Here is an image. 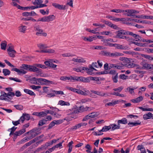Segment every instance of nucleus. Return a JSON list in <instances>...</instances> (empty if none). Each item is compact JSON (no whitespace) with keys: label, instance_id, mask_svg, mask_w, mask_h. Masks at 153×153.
Here are the masks:
<instances>
[{"label":"nucleus","instance_id":"obj_42","mask_svg":"<svg viewBox=\"0 0 153 153\" xmlns=\"http://www.w3.org/2000/svg\"><path fill=\"white\" fill-rule=\"evenodd\" d=\"M111 11L116 13H121L124 12V10L120 9H115L112 10H111Z\"/></svg>","mask_w":153,"mask_h":153},{"label":"nucleus","instance_id":"obj_56","mask_svg":"<svg viewBox=\"0 0 153 153\" xmlns=\"http://www.w3.org/2000/svg\"><path fill=\"white\" fill-rule=\"evenodd\" d=\"M50 114L52 115H53L55 117H59V114L56 112L53 111H50Z\"/></svg>","mask_w":153,"mask_h":153},{"label":"nucleus","instance_id":"obj_24","mask_svg":"<svg viewBox=\"0 0 153 153\" xmlns=\"http://www.w3.org/2000/svg\"><path fill=\"white\" fill-rule=\"evenodd\" d=\"M130 62V59H129L128 58H125L123 60V62L122 64L121 65L123 66H125L126 67V64H127V63H129Z\"/></svg>","mask_w":153,"mask_h":153},{"label":"nucleus","instance_id":"obj_61","mask_svg":"<svg viewBox=\"0 0 153 153\" xmlns=\"http://www.w3.org/2000/svg\"><path fill=\"white\" fill-rule=\"evenodd\" d=\"M55 125V124L53 121L51 122L49 125L48 128V130H49L52 128Z\"/></svg>","mask_w":153,"mask_h":153},{"label":"nucleus","instance_id":"obj_23","mask_svg":"<svg viewBox=\"0 0 153 153\" xmlns=\"http://www.w3.org/2000/svg\"><path fill=\"white\" fill-rule=\"evenodd\" d=\"M48 80L45 79L40 78L39 79V83L41 85H48Z\"/></svg>","mask_w":153,"mask_h":153},{"label":"nucleus","instance_id":"obj_34","mask_svg":"<svg viewBox=\"0 0 153 153\" xmlns=\"http://www.w3.org/2000/svg\"><path fill=\"white\" fill-rule=\"evenodd\" d=\"M111 78L114 82H118L117 79L118 78V74H116V75L113 76Z\"/></svg>","mask_w":153,"mask_h":153},{"label":"nucleus","instance_id":"obj_43","mask_svg":"<svg viewBox=\"0 0 153 153\" xmlns=\"http://www.w3.org/2000/svg\"><path fill=\"white\" fill-rule=\"evenodd\" d=\"M52 92L54 93L55 94H61V95H64V94L63 92L62 91H56L55 90H53L52 91H51Z\"/></svg>","mask_w":153,"mask_h":153},{"label":"nucleus","instance_id":"obj_40","mask_svg":"<svg viewBox=\"0 0 153 153\" xmlns=\"http://www.w3.org/2000/svg\"><path fill=\"white\" fill-rule=\"evenodd\" d=\"M140 64L142 66H143L142 67H138V68L140 69H145V67H146V65L147 63L145 62H142Z\"/></svg>","mask_w":153,"mask_h":153},{"label":"nucleus","instance_id":"obj_39","mask_svg":"<svg viewBox=\"0 0 153 153\" xmlns=\"http://www.w3.org/2000/svg\"><path fill=\"white\" fill-rule=\"evenodd\" d=\"M8 54L10 56L12 57H14L15 56V54L16 52L15 50L12 51L8 52Z\"/></svg>","mask_w":153,"mask_h":153},{"label":"nucleus","instance_id":"obj_11","mask_svg":"<svg viewBox=\"0 0 153 153\" xmlns=\"http://www.w3.org/2000/svg\"><path fill=\"white\" fill-rule=\"evenodd\" d=\"M27 30V27L26 26L23 25H21L18 27V30L20 32L22 33H23L26 32Z\"/></svg>","mask_w":153,"mask_h":153},{"label":"nucleus","instance_id":"obj_27","mask_svg":"<svg viewBox=\"0 0 153 153\" xmlns=\"http://www.w3.org/2000/svg\"><path fill=\"white\" fill-rule=\"evenodd\" d=\"M123 32L124 35H129L131 36H134L135 35L134 33H133V32H129L127 30H123Z\"/></svg>","mask_w":153,"mask_h":153},{"label":"nucleus","instance_id":"obj_37","mask_svg":"<svg viewBox=\"0 0 153 153\" xmlns=\"http://www.w3.org/2000/svg\"><path fill=\"white\" fill-rule=\"evenodd\" d=\"M76 93L78 94L84 96H86L87 95V94L86 93L79 89H77Z\"/></svg>","mask_w":153,"mask_h":153},{"label":"nucleus","instance_id":"obj_49","mask_svg":"<svg viewBox=\"0 0 153 153\" xmlns=\"http://www.w3.org/2000/svg\"><path fill=\"white\" fill-rule=\"evenodd\" d=\"M91 49H102V47L101 46H93L90 47Z\"/></svg>","mask_w":153,"mask_h":153},{"label":"nucleus","instance_id":"obj_7","mask_svg":"<svg viewBox=\"0 0 153 153\" xmlns=\"http://www.w3.org/2000/svg\"><path fill=\"white\" fill-rule=\"evenodd\" d=\"M111 68L122 69L123 68V66L120 65V64L119 63L117 64H110L109 66V69H110Z\"/></svg>","mask_w":153,"mask_h":153},{"label":"nucleus","instance_id":"obj_22","mask_svg":"<svg viewBox=\"0 0 153 153\" xmlns=\"http://www.w3.org/2000/svg\"><path fill=\"white\" fill-rule=\"evenodd\" d=\"M24 91L25 93L29 94L31 96H35L36 95L34 92L27 89H24Z\"/></svg>","mask_w":153,"mask_h":153},{"label":"nucleus","instance_id":"obj_6","mask_svg":"<svg viewBox=\"0 0 153 153\" xmlns=\"http://www.w3.org/2000/svg\"><path fill=\"white\" fill-rule=\"evenodd\" d=\"M55 19V16L54 15H51L48 16H45L42 18H39L37 20V22H49L53 21Z\"/></svg>","mask_w":153,"mask_h":153},{"label":"nucleus","instance_id":"obj_21","mask_svg":"<svg viewBox=\"0 0 153 153\" xmlns=\"http://www.w3.org/2000/svg\"><path fill=\"white\" fill-rule=\"evenodd\" d=\"M37 46L42 50H45V49L49 47L46 44H37Z\"/></svg>","mask_w":153,"mask_h":153},{"label":"nucleus","instance_id":"obj_15","mask_svg":"<svg viewBox=\"0 0 153 153\" xmlns=\"http://www.w3.org/2000/svg\"><path fill=\"white\" fill-rule=\"evenodd\" d=\"M143 100V97L142 96H140L136 99H132L131 101L134 103H137L142 101Z\"/></svg>","mask_w":153,"mask_h":153},{"label":"nucleus","instance_id":"obj_54","mask_svg":"<svg viewBox=\"0 0 153 153\" xmlns=\"http://www.w3.org/2000/svg\"><path fill=\"white\" fill-rule=\"evenodd\" d=\"M8 46H9V48L7 49V51L8 52L12 51L14 50L13 49V47L11 45V44H10L8 45Z\"/></svg>","mask_w":153,"mask_h":153},{"label":"nucleus","instance_id":"obj_45","mask_svg":"<svg viewBox=\"0 0 153 153\" xmlns=\"http://www.w3.org/2000/svg\"><path fill=\"white\" fill-rule=\"evenodd\" d=\"M69 80L71 82H75L76 81V76H71L69 77Z\"/></svg>","mask_w":153,"mask_h":153},{"label":"nucleus","instance_id":"obj_47","mask_svg":"<svg viewBox=\"0 0 153 153\" xmlns=\"http://www.w3.org/2000/svg\"><path fill=\"white\" fill-rule=\"evenodd\" d=\"M14 106L17 109L19 110H22L23 109V107L22 105H15Z\"/></svg>","mask_w":153,"mask_h":153},{"label":"nucleus","instance_id":"obj_59","mask_svg":"<svg viewBox=\"0 0 153 153\" xmlns=\"http://www.w3.org/2000/svg\"><path fill=\"white\" fill-rule=\"evenodd\" d=\"M53 121L55 124L59 125L62 123L63 121L62 120H54Z\"/></svg>","mask_w":153,"mask_h":153},{"label":"nucleus","instance_id":"obj_60","mask_svg":"<svg viewBox=\"0 0 153 153\" xmlns=\"http://www.w3.org/2000/svg\"><path fill=\"white\" fill-rule=\"evenodd\" d=\"M149 68L150 69L153 70V65L147 64L145 67V69Z\"/></svg>","mask_w":153,"mask_h":153},{"label":"nucleus","instance_id":"obj_55","mask_svg":"<svg viewBox=\"0 0 153 153\" xmlns=\"http://www.w3.org/2000/svg\"><path fill=\"white\" fill-rule=\"evenodd\" d=\"M128 77V76H126L124 74H121L119 76V78L122 79H126Z\"/></svg>","mask_w":153,"mask_h":153},{"label":"nucleus","instance_id":"obj_18","mask_svg":"<svg viewBox=\"0 0 153 153\" xmlns=\"http://www.w3.org/2000/svg\"><path fill=\"white\" fill-rule=\"evenodd\" d=\"M128 123V122L126 119L125 118H123L121 120H119L117 121V123L123 124H126Z\"/></svg>","mask_w":153,"mask_h":153},{"label":"nucleus","instance_id":"obj_38","mask_svg":"<svg viewBox=\"0 0 153 153\" xmlns=\"http://www.w3.org/2000/svg\"><path fill=\"white\" fill-rule=\"evenodd\" d=\"M21 135V134L19 131H16L14 133V137H13V140L15 141L17 138V137L18 136H20Z\"/></svg>","mask_w":153,"mask_h":153},{"label":"nucleus","instance_id":"obj_31","mask_svg":"<svg viewBox=\"0 0 153 153\" xmlns=\"http://www.w3.org/2000/svg\"><path fill=\"white\" fill-rule=\"evenodd\" d=\"M94 38V37L93 36H91L89 37H83V39L85 41L91 42L93 41Z\"/></svg>","mask_w":153,"mask_h":153},{"label":"nucleus","instance_id":"obj_63","mask_svg":"<svg viewBox=\"0 0 153 153\" xmlns=\"http://www.w3.org/2000/svg\"><path fill=\"white\" fill-rule=\"evenodd\" d=\"M55 96V94L53 92L49 94H47L46 95V97L48 98H50L52 97H54Z\"/></svg>","mask_w":153,"mask_h":153},{"label":"nucleus","instance_id":"obj_33","mask_svg":"<svg viewBox=\"0 0 153 153\" xmlns=\"http://www.w3.org/2000/svg\"><path fill=\"white\" fill-rule=\"evenodd\" d=\"M7 45V43L6 41H4L3 42H1V49L5 50Z\"/></svg>","mask_w":153,"mask_h":153},{"label":"nucleus","instance_id":"obj_3","mask_svg":"<svg viewBox=\"0 0 153 153\" xmlns=\"http://www.w3.org/2000/svg\"><path fill=\"white\" fill-rule=\"evenodd\" d=\"M92 108L86 106L84 108L83 106H80L77 109L71 110L69 109L68 111H70L71 112L69 114H78L79 113L82 112L87 111H90L91 110Z\"/></svg>","mask_w":153,"mask_h":153},{"label":"nucleus","instance_id":"obj_30","mask_svg":"<svg viewBox=\"0 0 153 153\" xmlns=\"http://www.w3.org/2000/svg\"><path fill=\"white\" fill-rule=\"evenodd\" d=\"M110 52L107 51H101V54L105 56H109Z\"/></svg>","mask_w":153,"mask_h":153},{"label":"nucleus","instance_id":"obj_9","mask_svg":"<svg viewBox=\"0 0 153 153\" xmlns=\"http://www.w3.org/2000/svg\"><path fill=\"white\" fill-rule=\"evenodd\" d=\"M90 91L91 92L96 94L97 95L100 96L101 97H107V95L106 94L101 93V91H95L93 90H91Z\"/></svg>","mask_w":153,"mask_h":153},{"label":"nucleus","instance_id":"obj_14","mask_svg":"<svg viewBox=\"0 0 153 153\" xmlns=\"http://www.w3.org/2000/svg\"><path fill=\"white\" fill-rule=\"evenodd\" d=\"M115 47L118 49L125 50L126 49V47L123 45L115 43Z\"/></svg>","mask_w":153,"mask_h":153},{"label":"nucleus","instance_id":"obj_46","mask_svg":"<svg viewBox=\"0 0 153 153\" xmlns=\"http://www.w3.org/2000/svg\"><path fill=\"white\" fill-rule=\"evenodd\" d=\"M64 142V140H63L62 142L60 143H59L58 144L54 146L55 149L59 148H62V143Z\"/></svg>","mask_w":153,"mask_h":153},{"label":"nucleus","instance_id":"obj_29","mask_svg":"<svg viewBox=\"0 0 153 153\" xmlns=\"http://www.w3.org/2000/svg\"><path fill=\"white\" fill-rule=\"evenodd\" d=\"M85 148L87 149L86 150V152L89 153L91 152V151L92 149V147L89 144H87L85 147Z\"/></svg>","mask_w":153,"mask_h":153},{"label":"nucleus","instance_id":"obj_17","mask_svg":"<svg viewBox=\"0 0 153 153\" xmlns=\"http://www.w3.org/2000/svg\"><path fill=\"white\" fill-rule=\"evenodd\" d=\"M54 50L51 49L42 50L40 51V53H54Z\"/></svg>","mask_w":153,"mask_h":153},{"label":"nucleus","instance_id":"obj_32","mask_svg":"<svg viewBox=\"0 0 153 153\" xmlns=\"http://www.w3.org/2000/svg\"><path fill=\"white\" fill-rule=\"evenodd\" d=\"M3 73L4 76L9 75L10 74V71L8 69H4L3 70Z\"/></svg>","mask_w":153,"mask_h":153},{"label":"nucleus","instance_id":"obj_25","mask_svg":"<svg viewBox=\"0 0 153 153\" xmlns=\"http://www.w3.org/2000/svg\"><path fill=\"white\" fill-rule=\"evenodd\" d=\"M47 124V120H46L45 119V118H44L42 120H41L39 121V123L38 124V126H42L43 125L45 124Z\"/></svg>","mask_w":153,"mask_h":153},{"label":"nucleus","instance_id":"obj_8","mask_svg":"<svg viewBox=\"0 0 153 153\" xmlns=\"http://www.w3.org/2000/svg\"><path fill=\"white\" fill-rule=\"evenodd\" d=\"M76 81L82 82H89L90 80L88 78H85L83 76H76Z\"/></svg>","mask_w":153,"mask_h":153},{"label":"nucleus","instance_id":"obj_2","mask_svg":"<svg viewBox=\"0 0 153 153\" xmlns=\"http://www.w3.org/2000/svg\"><path fill=\"white\" fill-rule=\"evenodd\" d=\"M1 95L0 96V100H4L7 102H11V100L13 99L15 96L14 92H8L7 93L4 91L1 92Z\"/></svg>","mask_w":153,"mask_h":153},{"label":"nucleus","instance_id":"obj_28","mask_svg":"<svg viewBox=\"0 0 153 153\" xmlns=\"http://www.w3.org/2000/svg\"><path fill=\"white\" fill-rule=\"evenodd\" d=\"M30 140V138L29 137H26L23 138L21 140L17 143L18 144H20L21 143H24V142H26L27 141H28Z\"/></svg>","mask_w":153,"mask_h":153},{"label":"nucleus","instance_id":"obj_35","mask_svg":"<svg viewBox=\"0 0 153 153\" xmlns=\"http://www.w3.org/2000/svg\"><path fill=\"white\" fill-rule=\"evenodd\" d=\"M134 35H135L134 36H133V37L137 39L136 41L141 42L143 38H142L139 35H137L136 34H134Z\"/></svg>","mask_w":153,"mask_h":153},{"label":"nucleus","instance_id":"obj_12","mask_svg":"<svg viewBox=\"0 0 153 153\" xmlns=\"http://www.w3.org/2000/svg\"><path fill=\"white\" fill-rule=\"evenodd\" d=\"M143 118L145 120L150 119H153V114L151 112H149L148 114H145L143 115Z\"/></svg>","mask_w":153,"mask_h":153},{"label":"nucleus","instance_id":"obj_19","mask_svg":"<svg viewBox=\"0 0 153 153\" xmlns=\"http://www.w3.org/2000/svg\"><path fill=\"white\" fill-rule=\"evenodd\" d=\"M111 126L110 125L109 126H105L103 127L102 129L100 130H99V132L107 131L111 129Z\"/></svg>","mask_w":153,"mask_h":153},{"label":"nucleus","instance_id":"obj_53","mask_svg":"<svg viewBox=\"0 0 153 153\" xmlns=\"http://www.w3.org/2000/svg\"><path fill=\"white\" fill-rule=\"evenodd\" d=\"M102 80H103V79H102V78H101L96 77V78H95V81L97 82V84H101V82L100 81H101Z\"/></svg>","mask_w":153,"mask_h":153},{"label":"nucleus","instance_id":"obj_4","mask_svg":"<svg viewBox=\"0 0 153 153\" xmlns=\"http://www.w3.org/2000/svg\"><path fill=\"white\" fill-rule=\"evenodd\" d=\"M52 5L56 8H58L59 10H64L68 8V5L71 7H73V1L72 0H70L69 1H68L66 4L64 5H61L55 3H53Z\"/></svg>","mask_w":153,"mask_h":153},{"label":"nucleus","instance_id":"obj_5","mask_svg":"<svg viewBox=\"0 0 153 153\" xmlns=\"http://www.w3.org/2000/svg\"><path fill=\"white\" fill-rule=\"evenodd\" d=\"M34 30L36 31H37L36 35L37 36H42L46 37L47 36V33L44 32L43 30L41 29L39 25L35 24L34 26Z\"/></svg>","mask_w":153,"mask_h":153},{"label":"nucleus","instance_id":"obj_57","mask_svg":"<svg viewBox=\"0 0 153 153\" xmlns=\"http://www.w3.org/2000/svg\"><path fill=\"white\" fill-rule=\"evenodd\" d=\"M123 88L122 86H121L117 88H114L113 90L115 91H117L119 92H120L121 91Z\"/></svg>","mask_w":153,"mask_h":153},{"label":"nucleus","instance_id":"obj_51","mask_svg":"<svg viewBox=\"0 0 153 153\" xmlns=\"http://www.w3.org/2000/svg\"><path fill=\"white\" fill-rule=\"evenodd\" d=\"M35 66L36 67V68H46V66L44 65H42L41 64H36L35 65Z\"/></svg>","mask_w":153,"mask_h":153},{"label":"nucleus","instance_id":"obj_13","mask_svg":"<svg viewBox=\"0 0 153 153\" xmlns=\"http://www.w3.org/2000/svg\"><path fill=\"white\" fill-rule=\"evenodd\" d=\"M116 38L121 39L123 35H124L123 30H118L116 32Z\"/></svg>","mask_w":153,"mask_h":153},{"label":"nucleus","instance_id":"obj_36","mask_svg":"<svg viewBox=\"0 0 153 153\" xmlns=\"http://www.w3.org/2000/svg\"><path fill=\"white\" fill-rule=\"evenodd\" d=\"M123 54L121 53L115 52L113 53L112 58H116L118 56H122Z\"/></svg>","mask_w":153,"mask_h":153},{"label":"nucleus","instance_id":"obj_10","mask_svg":"<svg viewBox=\"0 0 153 153\" xmlns=\"http://www.w3.org/2000/svg\"><path fill=\"white\" fill-rule=\"evenodd\" d=\"M22 15L25 16H34L37 15V14L33 11H32L31 12H25L22 13Z\"/></svg>","mask_w":153,"mask_h":153},{"label":"nucleus","instance_id":"obj_50","mask_svg":"<svg viewBox=\"0 0 153 153\" xmlns=\"http://www.w3.org/2000/svg\"><path fill=\"white\" fill-rule=\"evenodd\" d=\"M126 21H129L130 22H139V20L129 18H126Z\"/></svg>","mask_w":153,"mask_h":153},{"label":"nucleus","instance_id":"obj_16","mask_svg":"<svg viewBox=\"0 0 153 153\" xmlns=\"http://www.w3.org/2000/svg\"><path fill=\"white\" fill-rule=\"evenodd\" d=\"M117 125L115 124H112L110 125L111 127V130L114 131L115 129H120V125L119 124L117 123Z\"/></svg>","mask_w":153,"mask_h":153},{"label":"nucleus","instance_id":"obj_1","mask_svg":"<svg viewBox=\"0 0 153 153\" xmlns=\"http://www.w3.org/2000/svg\"><path fill=\"white\" fill-rule=\"evenodd\" d=\"M20 70L17 68H13L12 71H15L18 73L19 74H25L27 71L40 73L41 72L40 69L36 68L34 66L29 65L26 64H22L20 67Z\"/></svg>","mask_w":153,"mask_h":153},{"label":"nucleus","instance_id":"obj_41","mask_svg":"<svg viewBox=\"0 0 153 153\" xmlns=\"http://www.w3.org/2000/svg\"><path fill=\"white\" fill-rule=\"evenodd\" d=\"M127 64H126V67L128 68H131L134 67L135 65V64L133 63L130 60L129 63H128Z\"/></svg>","mask_w":153,"mask_h":153},{"label":"nucleus","instance_id":"obj_58","mask_svg":"<svg viewBox=\"0 0 153 153\" xmlns=\"http://www.w3.org/2000/svg\"><path fill=\"white\" fill-rule=\"evenodd\" d=\"M109 74H112L113 76L114 75L116 74H118L116 71H115L114 69H111L109 71V72H108Z\"/></svg>","mask_w":153,"mask_h":153},{"label":"nucleus","instance_id":"obj_44","mask_svg":"<svg viewBox=\"0 0 153 153\" xmlns=\"http://www.w3.org/2000/svg\"><path fill=\"white\" fill-rule=\"evenodd\" d=\"M86 71H87V73L89 75H95V73L93 72V70L92 69H91L89 68H88V69H87Z\"/></svg>","mask_w":153,"mask_h":153},{"label":"nucleus","instance_id":"obj_62","mask_svg":"<svg viewBox=\"0 0 153 153\" xmlns=\"http://www.w3.org/2000/svg\"><path fill=\"white\" fill-rule=\"evenodd\" d=\"M47 115V113L43 111L39 112V117H44Z\"/></svg>","mask_w":153,"mask_h":153},{"label":"nucleus","instance_id":"obj_52","mask_svg":"<svg viewBox=\"0 0 153 153\" xmlns=\"http://www.w3.org/2000/svg\"><path fill=\"white\" fill-rule=\"evenodd\" d=\"M88 69V68L82 66L80 67V72L83 73L85 71Z\"/></svg>","mask_w":153,"mask_h":153},{"label":"nucleus","instance_id":"obj_64","mask_svg":"<svg viewBox=\"0 0 153 153\" xmlns=\"http://www.w3.org/2000/svg\"><path fill=\"white\" fill-rule=\"evenodd\" d=\"M25 115V117L26 118V120H29L30 118V114L26 113H23Z\"/></svg>","mask_w":153,"mask_h":153},{"label":"nucleus","instance_id":"obj_48","mask_svg":"<svg viewBox=\"0 0 153 153\" xmlns=\"http://www.w3.org/2000/svg\"><path fill=\"white\" fill-rule=\"evenodd\" d=\"M9 79L10 80H14V81L16 82H22V81L21 80L17 78H13V77H10L9 78Z\"/></svg>","mask_w":153,"mask_h":153},{"label":"nucleus","instance_id":"obj_20","mask_svg":"<svg viewBox=\"0 0 153 153\" xmlns=\"http://www.w3.org/2000/svg\"><path fill=\"white\" fill-rule=\"evenodd\" d=\"M141 124V122H140L139 120H138L136 122H129L128 123V125H130V127H132L135 126H136L138 125H140Z\"/></svg>","mask_w":153,"mask_h":153},{"label":"nucleus","instance_id":"obj_26","mask_svg":"<svg viewBox=\"0 0 153 153\" xmlns=\"http://www.w3.org/2000/svg\"><path fill=\"white\" fill-rule=\"evenodd\" d=\"M58 104L61 105H69L70 104L69 102H65L63 100H60L59 101Z\"/></svg>","mask_w":153,"mask_h":153}]
</instances>
